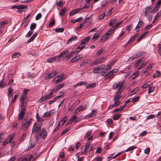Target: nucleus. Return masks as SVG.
Returning <instances> with one entry per match:
<instances>
[{"label":"nucleus","instance_id":"f257e3e1","mask_svg":"<svg viewBox=\"0 0 161 161\" xmlns=\"http://www.w3.org/2000/svg\"><path fill=\"white\" fill-rule=\"evenodd\" d=\"M42 124V122L35 123L32 129V133L36 134V135L38 133L39 131L41 129Z\"/></svg>","mask_w":161,"mask_h":161},{"label":"nucleus","instance_id":"f03ea898","mask_svg":"<svg viewBox=\"0 0 161 161\" xmlns=\"http://www.w3.org/2000/svg\"><path fill=\"white\" fill-rule=\"evenodd\" d=\"M32 119H30L27 121L26 119H24L21 122V126L20 129L21 130H25L31 124Z\"/></svg>","mask_w":161,"mask_h":161},{"label":"nucleus","instance_id":"7ed1b4c3","mask_svg":"<svg viewBox=\"0 0 161 161\" xmlns=\"http://www.w3.org/2000/svg\"><path fill=\"white\" fill-rule=\"evenodd\" d=\"M152 6H149L145 8V11L144 12V15L149 20H150L152 19V15L151 13H152Z\"/></svg>","mask_w":161,"mask_h":161},{"label":"nucleus","instance_id":"20e7f679","mask_svg":"<svg viewBox=\"0 0 161 161\" xmlns=\"http://www.w3.org/2000/svg\"><path fill=\"white\" fill-rule=\"evenodd\" d=\"M124 83V81H122L120 82H119L117 83L114 84L113 86V89L115 90L118 89V90L117 92V93H120L122 91V87Z\"/></svg>","mask_w":161,"mask_h":161},{"label":"nucleus","instance_id":"39448f33","mask_svg":"<svg viewBox=\"0 0 161 161\" xmlns=\"http://www.w3.org/2000/svg\"><path fill=\"white\" fill-rule=\"evenodd\" d=\"M47 132L44 129H42L36 135V139L37 140L38 138L40 136L43 139H44L47 136Z\"/></svg>","mask_w":161,"mask_h":161},{"label":"nucleus","instance_id":"423d86ee","mask_svg":"<svg viewBox=\"0 0 161 161\" xmlns=\"http://www.w3.org/2000/svg\"><path fill=\"white\" fill-rule=\"evenodd\" d=\"M105 68V65L104 64L101 65L98 67L94 68L93 69V72L94 74L100 73Z\"/></svg>","mask_w":161,"mask_h":161},{"label":"nucleus","instance_id":"0eeeda50","mask_svg":"<svg viewBox=\"0 0 161 161\" xmlns=\"http://www.w3.org/2000/svg\"><path fill=\"white\" fill-rule=\"evenodd\" d=\"M14 136V134H12L9 135L8 136V137L3 142V145L4 146L8 144L9 142H11L13 140Z\"/></svg>","mask_w":161,"mask_h":161},{"label":"nucleus","instance_id":"6e6552de","mask_svg":"<svg viewBox=\"0 0 161 161\" xmlns=\"http://www.w3.org/2000/svg\"><path fill=\"white\" fill-rule=\"evenodd\" d=\"M25 108H21V111L20 112L18 117V119L19 120H21L23 119L25 114Z\"/></svg>","mask_w":161,"mask_h":161},{"label":"nucleus","instance_id":"1a4fd4ad","mask_svg":"<svg viewBox=\"0 0 161 161\" xmlns=\"http://www.w3.org/2000/svg\"><path fill=\"white\" fill-rule=\"evenodd\" d=\"M20 101L21 102V108H24L26 105L27 101V98L26 97H21L20 99Z\"/></svg>","mask_w":161,"mask_h":161},{"label":"nucleus","instance_id":"9d476101","mask_svg":"<svg viewBox=\"0 0 161 161\" xmlns=\"http://www.w3.org/2000/svg\"><path fill=\"white\" fill-rule=\"evenodd\" d=\"M96 114H97V110L95 109V110H93L91 112V113H90V114H88L87 115H86L85 117V119H88L91 117L94 116L95 115H96Z\"/></svg>","mask_w":161,"mask_h":161},{"label":"nucleus","instance_id":"9b49d317","mask_svg":"<svg viewBox=\"0 0 161 161\" xmlns=\"http://www.w3.org/2000/svg\"><path fill=\"white\" fill-rule=\"evenodd\" d=\"M112 33L111 31H108L105 35L103 36L101 39V42H103L105 40L109 38V36Z\"/></svg>","mask_w":161,"mask_h":161},{"label":"nucleus","instance_id":"f8f14e48","mask_svg":"<svg viewBox=\"0 0 161 161\" xmlns=\"http://www.w3.org/2000/svg\"><path fill=\"white\" fill-rule=\"evenodd\" d=\"M81 57V56L80 54H78L76 56L70 60V63H72L76 62L79 60Z\"/></svg>","mask_w":161,"mask_h":161},{"label":"nucleus","instance_id":"ddd939ff","mask_svg":"<svg viewBox=\"0 0 161 161\" xmlns=\"http://www.w3.org/2000/svg\"><path fill=\"white\" fill-rule=\"evenodd\" d=\"M82 10V8H77L75 9L74 10H73L71 12H70V13L69 14V16L73 15L74 14H75L77 13L78 12L81 10Z\"/></svg>","mask_w":161,"mask_h":161},{"label":"nucleus","instance_id":"4468645a","mask_svg":"<svg viewBox=\"0 0 161 161\" xmlns=\"http://www.w3.org/2000/svg\"><path fill=\"white\" fill-rule=\"evenodd\" d=\"M57 74V73L56 71H54L53 73H50L46 77V79L47 80H48L54 77Z\"/></svg>","mask_w":161,"mask_h":161},{"label":"nucleus","instance_id":"2eb2a0df","mask_svg":"<svg viewBox=\"0 0 161 161\" xmlns=\"http://www.w3.org/2000/svg\"><path fill=\"white\" fill-rule=\"evenodd\" d=\"M85 46V45H83L81 43L80 45L77 47L75 52L76 53L79 52Z\"/></svg>","mask_w":161,"mask_h":161},{"label":"nucleus","instance_id":"dca6fc26","mask_svg":"<svg viewBox=\"0 0 161 161\" xmlns=\"http://www.w3.org/2000/svg\"><path fill=\"white\" fill-rule=\"evenodd\" d=\"M27 7L26 5H21L19 6L18 9V12L19 13H21L22 12L23 9L26 8Z\"/></svg>","mask_w":161,"mask_h":161},{"label":"nucleus","instance_id":"f3484780","mask_svg":"<svg viewBox=\"0 0 161 161\" xmlns=\"http://www.w3.org/2000/svg\"><path fill=\"white\" fill-rule=\"evenodd\" d=\"M33 157L32 155L31 154L27 156L26 157L24 158L22 160V161H31Z\"/></svg>","mask_w":161,"mask_h":161},{"label":"nucleus","instance_id":"a211bd4d","mask_svg":"<svg viewBox=\"0 0 161 161\" xmlns=\"http://www.w3.org/2000/svg\"><path fill=\"white\" fill-rule=\"evenodd\" d=\"M110 73V71H108L107 69H105L101 72V75L103 76H106Z\"/></svg>","mask_w":161,"mask_h":161},{"label":"nucleus","instance_id":"6ab92c4d","mask_svg":"<svg viewBox=\"0 0 161 161\" xmlns=\"http://www.w3.org/2000/svg\"><path fill=\"white\" fill-rule=\"evenodd\" d=\"M90 38V36H88L85 37L81 40V43L83 45H85V44L88 41Z\"/></svg>","mask_w":161,"mask_h":161},{"label":"nucleus","instance_id":"aec40b11","mask_svg":"<svg viewBox=\"0 0 161 161\" xmlns=\"http://www.w3.org/2000/svg\"><path fill=\"white\" fill-rule=\"evenodd\" d=\"M77 37L75 36H73L68 41V43H70L72 42L77 40Z\"/></svg>","mask_w":161,"mask_h":161},{"label":"nucleus","instance_id":"412c9836","mask_svg":"<svg viewBox=\"0 0 161 161\" xmlns=\"http://www.w3.org/2000/svg\"><path fill=\"white\" fill-rule=\"evenodd\" d=\"M152 83L150 82L147 81L142 85V88H145L149 87V86L151 85Z\"/></svg>","mask_w":161,"mask_h":161},{"label":"nucleus","instance_id":"4be33fe9","mask_svg":"<svg viewBox=\"0 0 161 161\" xmlns=\"http://www.w3.org/2000/svg\"><path fill=\"white\" fill-rule=\"evenodd\" d=\"M156 87L155 86H150L148 88V93L149 94L151 92H152L156 89Z\"/></svg>","mask_w":161,"mask_h":161},{"label":"nucleus","instance_id":"5701e85b","mask_svg":"<svg viewBox=\"0 0 161 161\" xmlns=\"http://www.w3.org/2000/svg\"><path fill=\"white\" fill-rule=\"evenodd\" d=\"M89 63V59H86L85 60H84L82 63H81L80 64V66H84L87 64Z\"/></svg>","mask_w":161,"mask_h":161},{"label":"nucleus","instance_id":"b1692460","mask_svg":"<svg viewBox=\"0 0 161 161\" xmlns=\"http://www.w3.org/2000/svg\"><path fill=\"white\" fill-rule=\"evenodd\" d=\"M121 115V114H115L113 116V119L114 120H118L119 119Z\"/></svg>","mask_w":161,"mask_h":161},{"label":"nucleus","instance_id":"393cba45","mask_svg":"<svg viewBox=\"0 0 161 161\" xmlns=\"http://www.w3.org/2000/svg\"><path fill=\"white\" fill-rule=\"evenodd\" d=\"M20 55V54L19 53L15 52L12 55V58H15L19 57Z\"/></svg>","mask_w":161,"mask_h":161},{"label":"nucleus","instance_id":"a878e982","mask_svg":"<svg viewBox=\"0 0 161 161\" xmlns=\"http://www.w3.org/2000/svg\"><path fill=\"white\" fill-rule=\"evenodd\" d=\"M67 9L66 8H64L62 9L61 11L60 12L59 14L60 16H63L64 15L65 12L67 11Z\"/></svg>","mask_w":161,"mask_h":161},{"label":"nucleus","instance_id":"bb28decb","mask_svg":"<svg viewBox=\"0 0 161 161\" xmlns=\"http://www.w3.org/2000/svg\"><path fill=\"white\" fill-rule=\"evenodd\" d=\"M143 25V23L142 21H139L137 25L136 26L135 29L140 28Z\"/></svg>","mask_w":161,"mask_h":161},{"label":"nucleus","instance_id":"cd10ccee","mask_svg":"<svg viewBox=\"0 0 161 161\" xmlns=\"http://www.w3.org/2000/svg\"><path fill=\"white\" fill-rule=\"evenodd\" d=\"M64 85V84H61L58 85L56 86L55 89L56 90V91H58L59 89L61 88Z\"/></svg>","mask_w":161,"mask_h":161},{"label":"nucleus","instance_id":"c85d7f7f","mask_svg":"<svg viewBox=\"0 0 161 161\" xmlns=\"http://www.w3.org/2000/svg\"><path fill=\"white\" fill-rule=\"evenodd\" d=\"M29 89H25L24 90L23 93H22L21 97H26V95L27 94L28 92L29 91Z\"/></svg>","mask_w":161,"mask_h":161},{"label":"nucleus","instance_id":"c756f323","mask_svg":"<svg viewBox=\"0 0 161 161\" xmlns=\"http://www.w3.org/2000/svg\"><path fill=\"white\" fill-rule=\"evenodd\" d=\"M57 58V57L55 56L52 58H49L47 59V61L49 63H52Z\"/></svg>","mask_w":161,"mask_h":161},{"label":"nucleus","instance_id":"7c9ffc66","mask_svg":"<svg viewBox=\"0 0 161 161\" xmlns=\"http://www.w3.org/2000/svg\"><path fill=\"white\" fill-rule=\"evenodd\" d=\"M144 53V52L142 51H140L138 52L135 55L136 56L137 58H138L142 55Z\"/></svg>","mask_w":161,"mask_h":161},{"label":"nucleus","instance_id":"2f4dec72","mask_svg":"<svg viewBox=\"0 0 161 161\" xmlns=\"http://www.w3.org/2000/svg\"><path fill=\"white\" fill-rule=\"evenodd\" d=\"M159 7L160 6H158L156 4L154 9L152 11V13H155L158 10Z\"/></svg>","mask_w":161,"mask_h":161},{"label":"nucleus","instance_id":"473e14b6","mask_svg":"<svg viewBox=\"0 0 161 161\" xmlns=\"http://www.w3.org/2000/svg\"><path fill=\"white\" fill-rule=\"evenodd\" d=\"M82 106L81 105L77 108L75 110V114L79 113L80 110H82Z\"/></svg>","mask_w":161,"mask_h":161},{"label":"nucleus","instance_id":"72a5a7b5","mask_svg":"<svg viewBox=\"0 0 161 161\" xmlns=\"http://www.w3.org/2000/svg\"><path fill=\"white\" fill-rule=\"evenodd\" d=\"M90 143H88V144L86 145L85 146L84 150V151L82 152V153H84L86 154L87 153V150L88 149Z\"/></svg>","mask_w":161,"mask_h":161},{"label":"nucleus","instance_id":"f704fd0d","mask_svg":"<svg viewBox=\"0 0 161 161\" xmlns=\"http://www.w3.org/2000/svg\"><path fill=\"white\" fill-rule=\"evenodd\" d=\"M140 97H137L135 98H132L130 99H131V101L132 103H134L136 102L139 99Z\"/></svg>","mask_w":161,"mask_h":161},{"label":"nucleus","instance_id":"c9c22d12","mask_svg":"<svg viewBox=\"0 0 161 161\" xmlns=\"http://www.w3.org/2000/svg\"><path fill=\"white\" fill-rule=\"evenodd\" d=\"M64 28H58L55 29V31L57 32H62L64 31Z\"/></svg>","mask_w":161,"mask_h":161},{"label":"nucleus","instance_id":"e433bc0d","mask_svg":"<svg viewBox=\"0 0 161 161\" xmlns=\"http://www.w3.org/2000/svg\"><path fill=\"white\" fill-rule=\"evenodd\" d=\"M96 86V83H93L89 85L86 86V88H89L95 87Z\"/></svg>","mask_w":161,"mask_h":161},{"label":"nucleus","instance_id":"4c0bfd02","mask_svg":"<svg viewBox=\"0 0 161 161\" xmlns=\"http://www.w3.org/2000/svg\"><path fill=\"white\" fill-rule=\"evenodd\" d=\"M116 22V19H114L111 20L109 24V26H111L113 25Z\"/></svg>","mask_w":161,"mask_h":161},{"label":"nucleus","instance_id":"58836bf2","mask_svg":"<svg viewBox=\"0 0 161 161\" xmlns=\"http://www.w3.org/2000/svg\"><path fill=\"white\" fill-rule=\"evenodd\" d=\"M8 22L7 21H4L1 22L0 23V28H2L5 24H7Z\"/></svg>","mask_w":161,"mask_h":161},{"label":"nucleus","instance_id":"ea45409f","mask_svg":"<svg viewBox=\"0 0 161 161\" xmlns=\"http://www.w3.org/2000/svg\"><path fill=\"white\" fill-rule=\"evenodd\" d=\"M136 148V146H132L130 147L129 148H128L126 151V152H128L129 151H130L131 150H133L135 149Z\"/></svg>","mask_w":161,"mask_h":161},{"label":"nucleus","instance_id":"a19ab883","mask_svg":"<svg viewBox=\"0 0 161 161\" xmlns=\"http://www.w3.org/2000/svg\"><path fill=\"white\" fill-rule=\"evenodd\" d=\"M46 100L47 99L46 96H44L42 97L40 99L38 100V102L39 103H41Z\"/></svg>","mask_w":161,"mask_h":161},{"label":"nucleus","instance_id":"79ce46f5","mask_svg":"<svg viewBox=\"0 0 161 161\" xmlns=\"http://www.w3.org/2000/svg\"><path fill=\"white\" fill-rule=\"evenodd\" d=\"M120 93H117V94L115 95L114 98V100H118L120 98L119 94Z\"/></svg>","mask_w":161,"mask_h":161},{"label":"nucleus","instance_id":"37998d69","mask_svg":"<svg viewBox=\"0 0 161 161\" xmlns=\"http://www.w3.org/2000/svg\"><path fill=\"white\" fill-rule=\"evenodd\" d=\"M160 73L159 71H157L156 73L154 74L153 75V77L155 78L158 77L160 76Z\"/></svg>","mask_w":161,"mask_h":161},{"label":"nucleus","instance_id":"c03bdc74","mask_svg":"<svg viewBox=\"0 0 161 161\" xmlns=\"http://www.w3.org/2000/svg\"><path fill=\"white\" fill-rule=\"evenodd\" d=\"M36 27V25L35 23H32L31 25L30 29L31 30H33L35 29Z\"/></svg>","mask_w":161,"mask_h":161},{"label":"nucleus","instance_id":"a18cd8bd","mask_svg":"<svg viewBox=\"0 0 161 161\" xmlns=\"http://www.w3.org/2000/svg\"><path fill=\"white\" fill-rule=\"evenodd\" d=\"M73 121L74 120L75 123H76L78 121L77 119V117L75 115H73V116L71 118Z\"/></svg>","mask_w":161,"mask_h":161},{"label":"nucleus","instance_id":"49530a36","mask_svg":"<svg viewBox=\"0 0 161 161\" xmlns=\"http://www.w3.org/2000/svg\"><path fill=\"white\" fill-rule=\"evenodd\" d=\"M161 15V11H159L155 16V19H158L159 17Z\"/></svg>","mask_w":161,"mask_h":161},{"label":"nucleus","instance_id":"de8ad7c7","mask_svg":"<svg viewBox=\"0 0 161 161\" xmlns=\"http://www.w3.org/2000/svg\"><path fill=\"white\" fill-rule=\"evenodd\" d=\"M137 58L135 55H134L132 57L129 58L128 60V61L129 62H130L135 59Z\"/></svg>","mask_w":161,"mask_h":161},{"label":"nucleus","instance_id":"09e8293b","mask_svg":"<svg viewBox=\"0 0 161 161\" xmlns=\"http://www.w3.org/2000/svg\"><path fill=\"white\" fill-rule=\"evenodd\" d=\"M105 15V13H104L103 14L99 15L97 17L98 20H101L103 19Z\"/></svg>","mask_w":161,"mask_h":161},{"label":"nucleus","instance_id":"8fccbe9b","mask_svg":"<svg viewBox=\"0 0 161 161\" xmlns=\"http://www.w3.org/2000/svg\"><path fill=\"white\" fill-rule=\"evenodd\" d=\"M36 119L37 121L42 122L44 121V119L42 117H39L37 114L36 115Z\"/></svg>","mask_w":161,"mask_h":161},{"label":"nucleus","instance_id":"3c124183","mask_svg":"<svg viewBox=\"0 0 161 161\" xmlns=\"http://www.w3.org/2000/svg\"><path fill=\"white\" fill-rule=\"evenodd\" d=\"M74 52H71L69 53L66 56V57L68 58H71L73 56Z\"/></svg>","mask_w":161,"mask_h":161},{"label":"nucleus","instance_id":"603ef678","mask_svg":"<svg viewBox=\"0 0 161 161\" xmlns=\"http://www.w3.org/2000/svg\"><path fill=\"white\" fill-rule=\"evenodd\" d=\"M152 66H151V65H149L147 67L146 69H145V70L143 72V73L144 74L147 71L149 70L150 69L152 68Z\"/></svg>","mask_w":161,"mask_h":161},{"label":"nucleus","instance_id":"864d4df0","mask_svg":"<svg viewBox=\"0 0 161 161\" xmlns=\"http://www.w3.org/2000/svg\"><path fill=\"white\" fill-rule=\"evenodd\" d=\"M114 101L115 102L114 105H115V107H117L120 103V101H119L118 100Z\"/></svg>","mask_w":161,"mask_h":161},{"label":"nucleus","instance_id":"5fc2aeb1","mask_svg":"<svg viewBox=\"0 0 161 161\" xmlns=\"http://www.w3.org/2000/svg\"><path fill=\"white\" fill-rule=\"evenodd\" d=\"M87 84V83L84 81H80L77 83V85L79 86H81L82 85H86Z\"/></svg>","mask_w":161,"mask_h":161},{"label":"nucleus","instance_id":"6e6d98bb","mask_svg":"<svg viewBox=\"0 0 161 161\" xmlns=\"http://www.w3.org/2000/svg\"><path fill=\"white\" fill-rule=\"evenodd\" d=\"M5 86V84L4 83L3 80H1L0 82V88H4Z\"/></svg>","mask_w":161,"mask_h":161},{"label":"nucleus","instance_id":"4d7b16f0","mask_svg":"<svg viewBox=\"0 0 161 161\" xmlns=\"http://www.w3.org/2000/svg\"><path fill=\"white\" fill-rule=\"evenodd\" d=\"M106 122L109 125H112L113 124V120L111 119H109L106 120Z\"/></svg>","mask_w":161,"mask_h":161},{"label":"nucleus","instance_id":"13d9d810","mask_svg":"<svg viewBox=\"0 0 161 161\" xmlns=\"http://www.w3.org/2000/svg\"><path fill=\"white\" fill-rule=\"evenodd\" d=\"M26 136V133H23L21 138H20V141H22L25 138Z\"/></svg>","mask_w":161,"mask_h":161},{"label":"nucleus","instance_id":"bf43d9fd","mask_svg":"<svg viewBox=\"0 0 161 161\" xmlns=\"http://www.w3.org/2000/svg\"><path fill=\"white\" fill-rule=\"evenodd\" d=\"M67 52L66 51H63L61 53L58 55V57L59 58H61L62 56H63L64 55H65V54L67 53Z\"/></svg>","mask_w":161,"mask_h":161},{"label":"nucleus","instance_id":"052dcab7","mask_svg":"<svg viewBox=\"0 0 161 161\" xmlns=\"http://www.w3.org/2000/svg\"><path fill=\"white\" fill-rule=\"evenodd\" d=\"M98 34L95 33L94 35L92 37V40H94V39L97 40L98 39Z\"/></svg>","mask_w":161,"mask_h":161},{"label":"nucleus","instance_id":"680f3d73","mask_svg":"<svg viewBox=\"0 0 161 161\" xmlns=\"http://www.w3.org/2000/svg\"><path fill=\"white\" fill-rule=\"evenodd\" d=\"M146 64V62L143 63L138 68V70H139L143 67Z\"/></svg>","mask_w":161,"mask_h":161},{"label":"nucleus","instance_id":"e2e57ef3","mask_svg":"<svg viewBox=\"0 0 161 161\" xmlns=\"http://www.w3.org/2000/svg\"><path fill=\"white\" fill-rule=\"evenodd\" d=\"M138 90H139V89H138L137 88H136V89L133 90L131 92L132 95L135 94L136 93L138 92Z\"/></svg>","mask_w":161,"mask_h":161},{"label":"nucleus","instance_id":"0e129e2a","mask_svg":"<svg viewBox=\"0 0 161 161\" xmlns=\"http://www.w3.org/2000/svg\"><path fill=\"white\" fill-rule=\"evenodd\" d=\"M155 117V115L153 114H151L149 115L146 118V120L149 119H153Z\"/></svg>","mask_w":161,"mask_h":161},{"label":"nucleus","instance_id":"69168bd1","mask_svg":"<svg viewBox=\"0 0 161 161\" xmlns=\"http://www.w3.org/2000/svg\"><path fill=\"white\" fill-rule=\"evenodd\" d=\"M42 15L41 13H39L37 14L36 17V20H38L40 19L42 17Z\"/></svg>","mask_w":161,"mask_h":161},{"label":"nucleus","instance_id":"338daca9","mask_svg":"<svg viewBox=\"0 0 161 161\" xmlns=\"http://www.w3.org/2000/svg\"><path fill=\"white\" fill-rule=\"evenodd\" d=\"M67 119L66 117H64L63 118V119L61 121V122H62V126L64 125L65 122L66 121Z\"/></svg>","mask_w":161,"mask_h":161},{"label":"nucleus","instance_id":"774afa93","mask_svg":"<svg viewBox=\"0 0 161 161\" xmlns=\"http://www.w3.org/2000/svg\"><path fill=\"white\" fill-rule=\"evenodd\" d=\"M63 2L62 1H59L58 3H56V5L57 6L60 7L62 5Z\"/></svg>","mask_w":161,"mask_h":161}]
</instances>
